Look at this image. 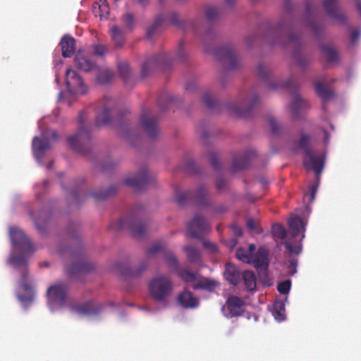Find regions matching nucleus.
<instances>
[{
	"instance_id": "1",
	"label": "nucleus",
	"mask_w": 361,
	"mask_h": 361,
	"mask_svg": "<svg viewBox=\"0 0 361 361\" xmlns=\"http://www.w3.org/2000/svg\"><path fill=\"white\" fill-rule=\"evenodd\" d=\"M10 237L13 246L15 249L20 251L23 255H11L10 263L16 268L22 267L21 271V286L23 289L28 293V295H18V299L23 302H32L34 298L32 288L27 281L28 271L27 269L26 255H31L33 252L32 242L25 233L18 228H11L10 229Z\"/></svg>"
},
{
	"instance_id": "2",
	"label": "nucleus",
	"mask_w": 361,
	"mask_h": 361,
	"mask_svg": "<svg viewBox=\"0 0 361 361\" xmlns=\"http://www.w3.org/2000/svg\"><path fill=\"white\" fill-rule=\"evenodd\" d=\"M267 38L271 45L291 46L293 48V58L300 68H305L310 64V59L302 53L300 37L291 32L290 25L286 24L283 20L269 28Z\"/></svg>"
},
{
	"instance_id": "3",
	"label": "nucleus",
	"mask_w": 361,
	"mask_h": 361,
	"mask_svg": "<svg viewBox=\"0 0 361 361\" xmlns=\"http://www.w3.org/2000/svg\"><path fill=\"white\" fill-rule=\"evenodd\" d=\"M175 196L176 203L181 207L194 202L200 207H210L214 214L224 213L226 211V207L224 204H219L214 207H212V203L208 198L209 192L203 185H200L195 191L181 192L176 189Z\"/></svg>"
},
{
	"instance_id": "4",
	"label": "nucleus",
	"mask_w": 361,
	"mask_h": 361,
	"mask_svg": "<svg viewBox=\"0 0 361 361\" xmlns=\"http://www.w3.org/2000/svg\"><path fill=\"white\" fill-rule=\"evenodd\" d=\"M300 135L299 147L304 150L305 154L303 165L307 171H314L319 180L324 167L326 154H314L309 146L310 136L302 131L300 133Z\"/></svg>"
},
{
	"instance_id": "5",
	"label": "nucleus",
	"mask_w": 361,
	"mask_h": 361,
	"mask_svg": "<svg viewBox=\"0 0 361 361\" xmlns=\"http://www.w3.org/2000/svg\"><path fill=\"white\" fill-rule=\"evenodd\" d=\"M144 209L141 207L135 208L127 219H120L114 226L116 230L128 228L136 238L142 237L147 230V224L143 219Z\"/></svg>"
},
{
	"instance_id": "6",
	"label": "nucleus",
	"mask_w": 361,
	"mask_h": 361,
	"mask_svg": "<svg viewBox=\"0 0 361 361\" xmlns=\"http://www.w3.org/2000/svg\"><path fill=\"white\" fill-rule=\"evenodd\" d=\"M148 286L152 300L166 306L173 290L172 280L166 275L160 274L152 279Z\"/></svg>"
},
{
	"instance_id": "7",
	"label": "nucleus",
	"mask_w": 361,
	"mask_h": 361,
	"mask_svg": "<svg viewBox=\"0 0 361 361\" xmlns=\"http://www.w3.org/2000/svg\"><path fill=\"white\" fill-rule=\"evenodd\" d=\"M79 128L77 133L68 137L69 147L74 151L85 154L88 150V144L90 140V130L86 123V116L81 111L78 115Z\"/></svg>"
},
{
	"instance_id": "8",
	"label": "nucleus",
	"mask_w": 361,
	"mask_h": 361,
	"mask_svg": "<svg viewBox=\"0 0 361 361\" xmlns=\"http://www.w3.org/2000/svg\"><path fill=\"white\" fill-rule=\"evenodd\" d=\"M259 104V96L252 90L246 94L240 105L227 104L225 107L231 114L240 118H249Z\"/></svg>"
},
{
	"instance_id": "9",
	"label": "nucleus",
	"mask_w": 361,
	"mask_h": 361,
	"mask_svg": "<svg viewBox=\"0 0 361 361\" xmlns=\"http://www.w3.org/2000/svg\"><path fill=\"white\" fill-rule=\"evenodd\" d=\"M257 74L259 78L271 90L283 88L291 91L298 87V84L292 78L288 79L286 82H281L278 80L273 79L269 68L262 63H259L257 66Z\"/></svg>"
},
{
	"instance_id": "10",
	"label": "nucleus",
	"mask_w": 361,
	"mask_h": 361,
	"mask_svg": "<svg viewBox=\"0 0 361 361\" xmlns=\"http://www.w3.org/2000/svg\"><path fill=\"white\" fill-rule=\"evenodd\" d=\"M173 60L174 59L167 53H161L147 59L142 66L141 77L146 78L157 69H166Z\"/></svg>"
},
{
	"instance_id": "11",
	"label": "nucleus",
	"mask_w": 361,
	"mask_h": 361,
	"mask_svg": "<svg viewBox=\"0 0 361 361\" xmlns=\"http://www.w3.org/2000/svg\"><path fill=\"white\" fill-rule=\"evenodd\" d=\"M68 285L66 282H58L49 287L47 291L49 304L51 306L62 307L68 300Z\"/></svg>"
},
{
	"instance_id": "12",
	"label": "nucleus",
	"mask_w": 361,
	"mask_h": 361,
	"mask_svg": "<svg viewBox=\"0 0 361 361\" xmlns=\"http://www.w3.org/2000/svg\"><path fill=\"white\" fill-rule=\"evenodd\" d=\"M140 121L146 135L150 139L156 138L159 133L157 117L147 109L142 113Z\"/></svg>"
},
{
	"instance_id": "13",
	"label": "nucleus",
	"mask_w": 361,
	"mask_h": 361,
	"mask_svg": "<svg viewBox=\"0 0 361 361\" xmlns=\"http://www.w3.org/2000/svg\"><path fill=\"white\" fill-rule=\"evenodd\" d=\"M156 182L154 176L149 175L146 168L140 170L138 175L132 178H127L124 180V183L133 188L142 190L153 185Z\"/></svg>"
},
{
	"instance_id": "14",
	"label": "nucleus",
	"mask_w": 361,
	"mask_h": 361,
	"mask_svg": "<svg viewBox=\"0 0 361 361\" xmlns=\"http://www.w3.org/2000/svg\"><path fill=\"white\" fill-rule=\"evenodd\" d=\"M215 55L226 70H235L240 66L238 56L229 46L219 48L215 51Z\"/></svg>"
},
{
	"instance_id": "15",
	"label": "nucleus",
	"mask_w": 361,
	"mask_h": 361,
	"mask_svg": "<svg viewBox=\"0 0 361 361\" xmlns=\"http://www.w3.org/2000/svg\"><path fill=\"white\" fill-rule=\"evenodd\" d=\"M66 85L68 92L73 94H83L87 91V87L80 75L71 68L66 71Z\"/></svg>"
},
{
	"instance_id": "16",
	"label": "nucleus",
	"mask_w": 361,
	"mask_h": 361,
	"mask_svg": "<svg viewBox=\"0 0 361 361\" xmlns=\"http://www.w3.org/2000/svg\"><path fill=\"white\" fill-rule=\"evenodd\" d=\"M188 231L195 238L201 239L210 229V225L207 220L199 214H195L192 220L187 224Z\"/></svg>"
},
{
	"instance_id": "17",
	"label": "nucleus",
	"mask_w": 361,
	"mask_h": 361,
	"mask_svg": "<svg viewBox=\"0 0 361 361\" xmlns=\"http://www.w3.org/2000/svg\"><path fill=\"white\" fill-rule=\"evenodd\" d=\"M114 101L111 98L105 97L101 102L102 109L96 116L95 123L97 126H107L112 123V113Z\"/></svg>"
},
{
	"instance_id": "18",
	"label": "nucleus",
	"mask_w": 361,
	"mask_h": 361,
	"mask_svg": "<svg viewBox=\"0 0 361 361\" xmlns=\"http://www.w3.org/2000/svg\"><path fill=\"white\" fill-rule=\"evenodd\" d=\"M245 302L240 297L234 295L228 296L225 305L222 307V311L227 309L228 315L225 314L227 317H237L242 316L244 313V307Z\"/></svg>"
},
{
	"instance_id": "19",
	"label": "nucleus",
	"mask_w": 361,
	"mask_h": 361,
	"mask_svg": "<svg viewBox=\"0 0 361 361\" xmlns=\"http://www.w3.org/2000/svg\"><path fill=\"white\" fill-rule=\"evenodd\" d=\"M256 156L254 150H248L238 153L235 155L231 166L232 173H235L247 169L251 159Z\"/></svg>"
},
{
	"instance_id": "20",
	"label": "nucleus",
	"mask_w": 361,
	"mask_h": 361,
	"mask_svg": "<svg viewBox=\"0 0 361 361\" xmlns=\"http://www.w3.org/2000/svg\"><path fill=\"white\" fill-rule=\"evenodd\" d=\"M323 6L330 18L339 24L345 23L347 18L338 6V0H323Z\"/></svg>"
},
{
	"instance_id": "21",
	"label": "nucleus",
	"mask_w": 361,
	"mask_h": 361,
	"mask_svg": "<svg viewBox=\"0 0 361 361\" xmlns=\"http://www.w3.org/2000/svg\"><path fill=\"white\" fill-rule=\"evenodd\" d=\"M269 249L266 246H261L256 254L252 255L251 263L256 269L267 272L269 264Z\"/></svg>"
},
{
	"instance_id": "22",
	"label": "nucleus",
	"mask_w": 361,
	"mask_h": 361,
	"mask_svg": "<svg viewBox=\"0 0 361 361\" xmlns=\"http://www.w3.org/2000/svg\"><path fill=\"white\" fill-rule=\"evenodd\" d=\"M93 269L94 265L86 262L83 257L79 255L78 259L70 267L66 268V271L68 276L73 277L80 274L88 273Z\"/></svg>"
},
{
	"instance_id": "23",
	"label": "nucleus",
	"mask_w": 361,
	"mask_h": 361,
	"mask_svg": "<svg viewBox=\"0 0 361 361\" xmlns=\"http://www.w3.org/2000/svg\"><path fill=\"white\" fill-rule=\"evenodd\" d=\"M50 148L48 138L35 137L32 140V151L35 159L40 161L44 157L45 152Z\"/></svg>"
},
{
	"instance_id": "24",
	"label": "nucleus",
	"mask_w": 361,
	"mask_h": 361,
	"mask_svg": "<svg viewBox=\"0 0 361 361\" xmlns=\"http://www.w3.org/2000/svg\"><path fill=\"white\" fill-rule=\"evenodd\" d=\"M81 315L92 316L97 315L103 308L102 304L94 305L92 301H87L81 305L73 307Z\"/></svg>"
},
{
	"instance_id": "25",
	"label": "nucleus",
	"mask_w": 361,
	"mask_h": 361,
	"mask_svg": "<svg viewBox=\"0 0 361 361\" xmlns=\"http://www.w3.org/2000/svg\"><path fill=\"white\" fill-rule=\"evenodd\" d=\"M147 262L144 261L140 262L136 270H133L127 264H118V270L125 276L130 278L139 277L147 269Z\"/></svg>"
},
{
	"instance_id": "26",
	"label": "nucleus",
	"mask_w": 361,
	"mask_h": 361,
	"mask_svg": "<svg viewBox=\"0 0 361 361\" xmlns=\"http://www.w3.org/2000/svg\"><path fill=\"white\" fill-rule=\"evenodd\" d=\"M177 300L179 305L185 309L195 308L199 305V300L195 298L192 293L185 290L180 293L177 297Z\"/></svg>"
},
{
	"instance_id": "27",
	"label": "nucleus",
	"mask_w": 361,
	"mask_h": 361,
	"mask_svg": "<svg viewBox=\"0 0 361 361\" xmlns=\"http://www.w3.org/2000/svg\"><path fill=\"white\" fill-rule=\"evenodd\" d=\"M288 226L293 238L302 234L301 239L305 238V224L302 219L298 216H293L288 221Z\"/></svg>"
},
{
	"instance_id": "28",
	"label": "nucleus",
	"mask_w": 361,
	"mask_h": 361,
	"mask_svg": "<svg viewBox=\"0 0 361 361\" xmlns=\"http://www.w3.org/2000/svg\"><path fill=\"white\" fill-rule=\"evenodd\" d=\"M75 67L82 71L90 72L97 68L96 64L81 52H78L74 58Z\"/></svg>"
},
{
	"instance_id": "29",
	"label": "nucleus",
	"mask_w": 361,
	"mask_h": 361,
	"mask_svg": "<svg viewBox=\"0 0 361 361\" xmlns=\"http://www.w3.org/2000/svg\"><path fill=\"white\" fill-rule=\"evenodd\" d=\"M130 120L121 121L118 123V128L121 136L128 139L130 142H134V139L140 136L137 129H133L130 123Z\"/></svg>"
},
{
	"instance_id": "30",
	"label": "nucleus",
	"mask_w": 361,
	"mask_h": 361,
	"mask_svg": "<svg viewBox=\"0 0 361 361\" xmlns=\"http://www.w3.org/2000/svg\"><path fill=\"white\" fill-rule=\"evenodd\" d=\"M309 105L307 102L301 98V97L299 94H295L293 96V101L289 106L291 116L294 119L298 118L300 112L307 109Z\"/></svg>"
},
{
	"instance_id": "31",
	"label": "nucleus",
	"mask_w": 361,
	"mask_h": 361,
	"mask_svg": "<svg viewBox=\"0 0 361 361\" xmlns=\"http://www.w3.org/2000/svg\"><path fill=\"white\" fill-rule=\"evenodd\" d=\"M224 276L231 284L237 286L240 281L242 274L235 265L231 263H226Z\"/></svg>"
},
{
	"instance_id": "32",
	"label": "nucleus",
	"mask_w": 361,
	"mask_h": 361,
	"mask_svg": "<svg viewBox=\"0 0 361 361\" xmlns=\"http://www.w3.org/2000/svg\"><path fill=\"white\" fill-rule=\"evenodd\" d=\"M315 6H312L310 2H307L305 6V11L307 14L306 23L314 35H319L321 32V28L315 22Z\"/></svg>"
},
{
	"instance_id": "33",
	"label": "nucleus",
	"mask_w": 361,
	"mask_h": 361,
	"mask_svg": "<svg viewBox=\"0 0 361 361\" xmlns=\"http://www.w3.org/2000/svg\"><path fill=\"white\" fill-rule=\"evenodd\" d=\"M60 47L62 51V56L64 58L71 57L75 51V40L68 35H64L60 42Z\"/></svg>"
},
{
	"instance_id": "34",
	"label": "nucleus",
	"mask_w": 361,
	"mask_h": 361,
	"mask_svg": "<svg viewBox=\"0 0 361 361\" xmlns=\"http://www.w3.org/2000/svg\"><path fill=\"white\" fill-rule=\"evenodd\" d=\"M38 213V217H35L36 214L35 212L30 211V216L34 221L35 228L39 231V232L43 233L46 228L49 214L44 209L39 211Z\"/></svg>"
},
{
	"instance_id": "35",
	"label": "nucleus",
	"mask_w": 361,
	"mask_h": 361,
	"mask_svg": "<svg viewBox=\"0 0 361 361\" xmlns=\"http://www.w3.org/2000/svg\"><path fill=\"white\" fill-rule=\"evenodd\" d=\"M97 81L100 85L109 84L114 78V72L106 67H97Z\"/></svg>"
},
{
	"instance_id": "36",
	"label": "nucleus",
	"mask_w": 361,
	"mask_h": 361,
	"mask_svg": "<svg viewBox=\"0 0 361 361\" xmlns=\"http://www.w3.org/2000/svg\"><path fill=\"white\" fill-rule=\"evenodd\" d=\"M219 283L214 280H212L207 278H202L197 282L194 283L192 285V288L194 290H205L209 292H212L215 290Z\"/></svg>"
},
{
	"instance_id": "37",
	"label": "nucleus",
	"mask_w": 361,
	"mask_h": 361,
	"mask_svg": "<svg viewBox=\"0 0 361 361\" xmlns=\"http://www.w3.org/2000/svg\"><path fill=\"white\" fill-rule=\"evenodd\" d=\"M317 94L323 100L327 101L332 98L334 93L327 88L322 82L317 81L314 83Z\"/></svg>"
},
{
	"instance_id": "38",
	"label": "nucleus",
	"mask_w": 361,
	"mask_h": 361,
	"mask_svg": "<svg viewBox=\"0 0 361 361\" xmlns=\"http://www.w3.org/2000/svg\"><path fill=\"white\" fill-rule=\"evenodd\" d=\"M184 251L186 252L188 260L190 263H198L201 262L200 252L195 247L186 245L184 247Z\"/></svg>"
},
{
	"instance_id": "39",
	"label": "nucleus",
	"mask_w": 361,
	"mask_h": 361,
	"mask_svg": "<svg viewBox=\"0 0 361 361\" xmlns=\"http://www.w3.org/2000/svg\"><path fill=\"white\" fill-rule=\"evenodd\" d=\"M203 102L206 106L212 111L219 112L221 111L219 102L209 92H206L203 95Z\"/></svg>"
},
{
	"instance_id": "40",
	"label": "nucleus",
	"mask_w": 361,
	"mask_h": 361,
	"mask_svg": "<svg viewBox=\"0 0 361 361\" xmlns=\"http://www.w3.org/2000/svg\"><path fill=\"white\" fill-rule=\"evenodd\" d=\"M111 38L116 47H122L124 44L125 38L122 30L116 25L111 29Z\"/></svg>"
},
{
	"instance_id": "41",
	"label": "nucleus",
	"mask_w": 361,
	"mask_h": 361,
	"mask_svg": "<svg viewBox=\"0 0 361 361\" xmlns=\"http://www.w3.org/2000/svg\"><path fill=\"white\" fill-rule=\"evenodd\" d=\"M241 278L244 281L245 287L249 290H253L256 288V277L251 271H245L243 273Z\"/></svg>"
},
{
	"instance_id": "42",
	"label": "nucleus",
	"mask_w": 361,
	"mask_h": 361,
	"mask_svg": "<svg viewBox=\"0 0 361 361\" xmlns=\"http://www.w3.org/2000/svg\"><path fill=\"white\" fill-rule=\"evenodd\" d=\"M320 49L325 54L328 62L334 63L338 60V51L329 45H322Z\"/></svg>"
},
{
	"instance_id": "43",
	"label": "nucleus",
	"mask_w": 361,
	"mask_h": 361,
	"mask_svg": "<svg viewBox=\"0 0 361 361\" xmlns=\"http://www.w3.org/2000/svg\"><path fill=\"white\" fill-rule=\"evenodd\" d=\"M117 186L115 185L109 186L104 192L100 191L91 193L90 196L98 200H106V198L116 194Z\"/></svg>"
},
{
	"instance_id": "44",
	"label": "nucleus",
	"mask_w": 361,
	"mask_h": 361,
	"mask_svg": "<svg viewBox=\"0 0 361 361\" xmlns=\"http://www.w3.org/2000/svg\"><path fill=\"white\" fill-rule=\"evenodd\" d=\"M118 70L121 77L124 81H127L131 75L129 64L126 61L118 63Z\"/></svg>"
},
{
	"instance_id": "45",
	"label": "nucleus",
	"mask_w": 361,
	"mask_h": 361,
	"mask_svg": "<svg viewBox=\"0 0 361 361\" xmlns=\"http://www.w3.org/2000/svg\"><path fill=\"white\" fill-rule=\"evenodd\" d=\"M165 259L167 265L175 272L180 269L178 259L172 252H166Z\"/></svg>"
},
{
	"instance_id": "46",
	"label": "nucleus",
	"mask_w": 361,
	"mask_h": 361,
	"mask_svg": "<svg viewBox=\"0 0 361 361\" xmlns=\"http://www.w3.org/2000/svg\"><path fill=\"white\" fill-rule=\"evenodd\" d=\"M205 16L209 23H213L219 18V13L216 7L208 6L205 8Z\"/></svg>"
},
{
	"instance_id": "47",
	"label": "nucleus",
	"mask_w": 361,
	"mask_h": 361,
	"mask_svg": "<svg viewBox=\"0 0 361 361\" xmlns=\"http://www.w3.org/2000/svg\"><path fill=\"white\" fill-rule=\"evenodd\" d=\"M272 235L274 238L283 240L286 235V231L285 228L279 224H276L271 228Z\"/></svg>"
},
{
	"instance_id": "48",
	"label": "nucleus",
	"mask_w": 361,
	"mask_h": 361,
	"mask_svg": "<svg viewBox=\"0 0 361 361\" xmlns=\"http://www.w3.org/2000/svg\"><path fill=\"white\" fill-rule=\"evenodd\" d=\"M273 315L278 321L285 319V307L281 302H276L274 305Z\"/></svg>"
},
{
	"instance_id": "49",
	"label": "nucleus",
	"mask_w": 361,
	"mask_h": 361,
	"mask_svg": "<svg viewBox=\"0 0 361 361\" xmlns=\"http://www.w3.org/2000/svg\"><path fill=\"white\" fill-rule=\"evenodd\" d=\"M176 273L178 276L185 282H192L196 280L195 274L188 270L182 269L180 268L178 271H176Z\"/></svg>"
},
{
	"instance_id": "50",
	"label": "nucleus",
	"mask_w": 361,
	"mask_h": 361,
	"mask_svg": "<svg viewBox=\"0 0 361 361\" xmlns=\"http://www.w3.org/2000/svg\"><path fill=\"white\" fill-rule=\"evenodd\" d=\"M162 21H163V18H162L161 16H158L156 18L154 24L152 25L151 26H149L147 30V38L151 39L153 37V35L155 34V32H157L159 27L161 25Z\"/></svg>"
},
{
	"instance_id": "51",
	"label": "nucleus",
	"mask_w": 361,
	"mask_h": 361,
	"mask_svg": "<svg viewBox=\"0 0 361 361\" xmlns=\"http://www.w3.org/2000/svg\"><path fill=\"white\" fill-rule=\"evenodd\" d=\"M236 257L238 259L245 263H251L252 255H250L246 249L238 248L236 250Z\"/></svg>"
},
{
	"instance_id": "52",
	"label": "nucleus",
	"mask_w": 361,
	"mask_h": 361,
	"mask_svg": "<svg viewBox=\"0 0 361 361\" xmlns=\"http://www.w3.org/2000/svg\"><path fill=\"white\" fill-rule=\"evenodd\" d=\"M291 281L290 279H287L279 283L277 286V290L281 294L286 295L289 293Z\"/></svg>"
},
{
	"instance_id": "53",
	"label": "nucleus",
	"mask_w": 361,
	"mask_h": 361,
	"mask_svg": "<svg viewBox=\"0 0 361 361\" xmlns=\"http://www.w3.org/2000/svg\"><path fill=\"white\" fill-rule=\"evenodd\" d=\"M268 121L272 133L274 135H279L281 133V126L278 124L276 120L273 116H269Z\"/></svg>"
},
{
	"instance_id": "54",
	"label": "nucleus",
	"mask_w": 361,
	"mask_h": 361,
	"mask_svg": "<svg viewBox=\"0 0 361 361\" xmlns=\"http://www.w3.org/2000/svg\"><path fill=\"white\" fill-rule=\"evenodd\" d=\"M164 246L161 243H156L147 250V254L149 257H152L164 250Z\"/></svg>"
},
{
	"instance_id": "55",
	"label": "nucleus",
	"mask_w": 361,
	"mask_h": 361,
	"mask_svg": "<svg viewBox=\"0 0 361 361\" xmlns=\"http://www.w3.org/2000/svg\"><path fill=\"white\" fill-rule=\"evenodd\" d=\"M281 244L284 245L286 250L290 253L299 254L302 250V245L293 246L290 242L288 241H282Z\"/></svg>"
},
{
	"instance_id": "56",
	"label": "nucleus",
	"mask_w": 361,
	"mask_h": 361,
	"mask_svg": "<svg viewBox=\"0 0 361 361\" xmlns=\"http://www.w3.org/2000/svg\"><path fill=\"white\" fill-rule=\"evenodd\" d=\"M209 158L210 163H211V165L212 166L213 169L216 171L220 170V166L218 162L217 154L214 152H209Z\"/></svg>"
},
{
	"instance_id": "57",
	"label": "nucleus",
	"mask_w": 361,
	"mask_h": 361,
	"mask_svg": "<svg viewBox=\"0 0 361 361\" xmlns=\"http://www.w3.org/2000/svg\"><path fill=\"white\" fill-rule=\"evenodd\" d=\"M123 20L126 26L130 30H132L133 28L134 24V17L131 13H126L123 16Z\"/></svg>"
},
{
	"instance_id": "58",
	"label": "nucleus",
	"mask_w": 361,
	"mask_h": 361,
	"mask_svg": "<svg viewBox=\"0 0 361 361\" xmlns=\"http://www.w3.org/2000/svg\"><path fill=\"white\" fill-rule=\"evenodd\" d=\"M99 8L101 11V16H104L105 14H108L109 12V7L106 0H99L98 1Z\"/></svg>"
},
{
	"instance_id": "59",
	"label": "nucleus",
	"mask_w": 361,
	"mask_h": 361,
	"mask_svg": "<svg viewBox=\"0 0 361 361\" xmlns=\"http://www.w3.org/2000/svg\"><path fill=\"white\" fill-rule=\"evenodd\" d=\"M185 170L190 173H196L198 172L195 164L192 160H188L185 162Z\"/></svg>"
},
{
	"instance_id": "60",
	"label": "nucleus",
	"mask_w": 361,
	"mask_h": 361,
	"mask_svg": "<svg viewBox=\"0 0 361 361\" xmlns=\"http://www.w3.org/2000/svg\"><path fill=\"white\" fill-rule=\"evenodd\" d=\"M106 51V47L103 44H97L94 46V53L97 56H103Z\"/></svg>"
},
{
	"instance_id": "61",
	"label": "nucleus",
	"mask_w": 361,
	"mask_h": 361,
	"mask_svg": "<svg viewBox=\"0 0 361 361\" xmlns=\"http://www.w3.org/2000/svg\"><path fill=\"white\" fill-rule=\"evenodd\" d=\"M246 224L249 229L252 230V231H256V232L258 233H259L262 231L261 228H258L257 226L255 221L252 219H249L247 221Z\"/></svg>"
},
{
	"instance_id": "62",
	"label": "nucleus",
	"mask_w": 361,
	"mask_h": 361,
	"mask_svg": "<svg viewBox=\"0 0 361 361\" xmlns=\"http://www.w3.org/2000/svg\"><path fill=\"white\" fill-rule=\"evenodd\" d=\"M186 57V53L184 50L183 43L180 42L178 47V51L177 52L176 59L183 61Z\"/></svg>"
},
{
	"instance_id": "63",
	"label": "nucleus",
	"mask_w": 361,
	"mask_h": 361,
	"mask_svg": "<svg viewBox=\"0 0 361 361\" xmlns=\"http://www.w3.org/2000/svg\"><path fill=\"white\" fill-rule=\"evenodd\" d=\"M202 245L204 247L208 249L212 252H217V247L216 246L215 244L212 243V242L204 240H202Z\"/></svg>"
},
{
	"instance_id": "64",
	"label": "nucleus",
	"mask_w": 361,
	"mask_h": 361,
	"mask_svg": "<svg viewBox=\"0 0 361 361\" xmlns=\"http://www.w3.org/2000/svg\"><path fill=\"white\" fill-rule=\"evenodd\" d=\"M226 182L223 178H217L216 181V188L219 192L223 191L226 188Z\"/></svg>"
}]
</instances>
